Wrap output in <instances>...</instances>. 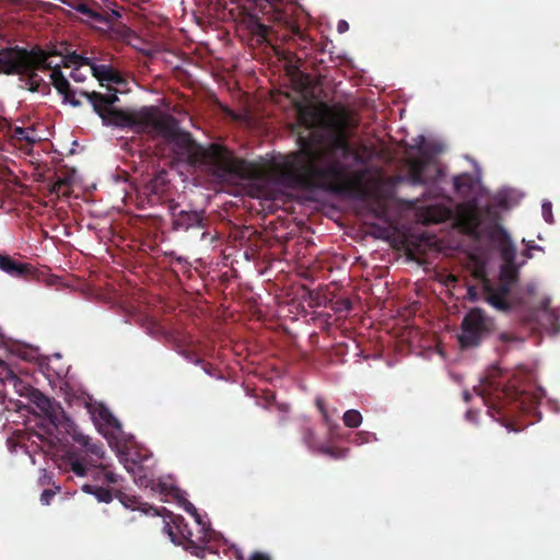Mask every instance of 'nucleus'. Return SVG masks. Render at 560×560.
I'll return each instance as SVG.
<instances>
[{
    "label": "nucleus",
    "instance_id": "1",
    "mask_svg": "<svg viewBox=\"0 0 560 560\" xmlns=\"http://www.w3.org/2000/svg\"><path fill=\"white\" fill-rule=\"evenodd\" d=\"M349 116L345 109L338 110L330 119L332 133L323 147H314L300 138L299 150L283 155L273 164L279 184L285 188L323 190L335 195L364 198L363 173L351 172L347 164H363L361 153L349 140L347 127Z\"/></svg>",
    "mask_w": 560,
    "mask_h": 560
},
{
    "label": "nucleus",
    "instance_id": "2",
    "mask_svg": "<svg viewBox=\"0 0 560 560\" xmlns=\"http://www.w3.org/2000/svg\"><path fill=\"white\" fill-rule=\"evenodd\" d=\"M154 133L161 135L173 147L176 155L189 165L200 167L218 180L224 182L234 177L255 180L262 176L260 166L236 158L225 145H201L190 132L178 128L177 120L172 115L163 114L158 107L150 115L140 135Z\"/></svg>",
    "mask_w": 560,
    "mask_h": 560
},
{
    "label": "nucleus",
    "instance_id": "3",
    "mask_svg": "<svg viewBox=\"0 0 560 560\" xmlns=\"http://www.w3.org/2000/svg\"><path fill=\"white\" fill-rule=\"evenodd\" d=\"M45 62V55L39 49L28 50L20 46L0 49V73L19 75L30 92L47 95L50 93V86L38 71L50 70L52 65Z\"/></svg>",
    "mask_w": 560,
    "mask_h": 560
},
{
    "label": "nucleus",
    "instance_id": "4",
    "mask_svg": "<svg viewBox=\"0 0 560 560\" xmlns=\"http://www.w3.org/2000/svg\"><path fill=\"white\" fill-rule=\"evenodd\" d=\"M475 390L488 407L489 415L501 421L506 428H510V424L504 422V418L517 410L525 409L527 395L515 385H508L497 365L487 371L486 376L481 380L480 385L475 387Z\"/></svg>",
    "mask_w": 560,
    "mask_h": 560
},
{
    "label": "nucleus",
    "instance_id": "5",
    "mask_svg": "<svg viewBox=\"0 0 560 560\" xmlns=\"http://www.w3.org/2000/svg\"><path fill=\"white\" fill-rule=\"evenodd\" d=\"M79 93L89 101L93 110L102 119L104 126L128 128L138 135L141 133V129H143V126L156 107L143 106L138 110L119 109L114 107V104L119 101L116 93L103 94L95 91L89 92L83 90Z\"/></svg>",
    "mask_w": 560,
    "mask_h": 560
},
{
    "label": "nucleus",
    "instance_id": "6",
    "mask_svg": "<svg viewBox=\"0 0 560 560\" xmlns=\"http://www.w3.org/2000/svg\"><path fill=\"white\" fill-rule=\"evenodd\" d=\"M493 330L492 318L483 310L474 307L465 314L460 323L459 346L463 349L478 347Z\"/></svg>",
    "mask_w": 560,
    "mask_h": 560
},
{
    "label": "nucleus",
    "instance_id": "7",
    "mask_svg": "<svg viewBox=\"0 0 560 560\" xmlns=\"http://www.w3.org/2000/svg\"><path fill=\"white\" fill-rule=\"evenodd\" d=\"M30 400L57 430H62L66 433L71 432L73 422L59 404L45 396L38 389L33 392Z\"/></svg>",
    "mask_w": 560,
    "mask_h": 560
},
{
    "label": "nucleus",
    "instance_id": "8",
    "mask_svg": "<svg viewBox=\"0 0 560 560\" xmlns=\"http://www.w3.org/2000/svg\"><path fill=\"white\" fill-rule=\"evenodd\" d=\"M9 387L18 395L28 399L32 397L33 392L36 390V388L20 378L4 361L0 360V399L9 396Z\"/></svg>",
    "mask_w": 560,
    "mask_h": 560
},
{
    "label": "nucleus",
    "instance_id": "9",
    "mask_svg": "<svg viewBox=\"0 0 560 560\" xmlns=\"http://www.w3.org/2000/svg\"><path fill=\"white\" fill-rule=\"evenodd\" d=\"M90 411L94 424L104 436H115L121 431V424L106 406L98 404Z\"/></svg>",
    "mask_w": 560,
    "mask_h": 560
},
{
    "label": "nucleus",
    "instance_id": "10",
    "mask_svg": "<svg viewBox=\"0 0 560 560\" xmlns=\"http://www.w3.org/2000/svg\"><path fill=\"white\" fill-rule=\"evenodd\" d=\"M177 207V203H172L170 206L173 230L187 232L190 229H202L205 226L203 217L201 212L195 210L176 211Z\"/></svg>",
    "mask_w": 560,
    "mask_h": 560
},
{
    "label": "nucleus",
    "instance_id": "11",
    "mask_svg": "<svg viewBox=\"0 0 560 560\" xmlns=\"http://www.w3.org/2000/svg\"><path fill=\"white\" fill-rule=\"evenodd\" d=\"M50 71L51 84L57 92L62 95L63 103H68L73 107H80L82 103L75 97V92L72 90L68 79L63 75L61 66L59 63L52 65Z\"/></svg>",
    "mask_w": 560,
    "mask_h": 560
},
{
    "label": "nucleus",
    "instance_id": "12",
    "mask_svg": "<svg viewBox=\"0 0 560 560\" xmlns=\"http://www.w3.org/2000/svg\"><path fill=\"white\" fill-rule=\"evenodd\" d=\"M486 300L494 308L506 312L511 308V304L508 301V295L511 288L506 283H500L499 285H492L486 282L483 285Z\"/></svg>",
    "mask_w": 560,
    "mask_h": 560
},
{
    "label": "nucleus",
    "instance_id": "13",
    "mask_svg": "<svg viewBox=\"0 0 560 560\" xmlns=\"http://www.w3.org/2000/svg\"><path fill=\"white\" fill-rule=\"evenodd\" d=\"M315 407L322 415L323 423L327 427V435L329 440H336L338 438L337 430L340 428L337 422L339 411L336 407L327 406L325 399L320 396L315 397Z\"/></svg>",
    "mask_w": 560,
    "mask_h": 560
},
{
    "label": "nucleus",
    "instance_id": "14",
    "mask_svg": "<svg viewBox=\"0 0 560 560\" xmlns=\"http://www.w3.org/2000/svg\"><path fill=\"white\" fill-rule=\"evenodd\" d=\"M185 511L187 513L191 514L195 517L197 524L199 526H201V530L206 532V525L201 522V517L198 514L197 509L194 506V504L188 502V501H186V503H185ZM186 527L187 526L185 525L184 529H182L180 533H182L183 537L187 541V548H190V549L194 548L195 549V551H194L195 555L198 556V557H202V555L205 552V549L199 544L206 542L205 541L206 533H203L202 536L197 537V539H195L192 533L190 530L186 529Z\"/></svg>",
    "mask_w": 560,
    "mask_h": 560
},
{
    "label": "nucleus",
    "instance_id": "15",
    "mask_svg": "<svg viewBox=\"0 0 560 560\" xmlns=\"http://www.w3.org/2000/svg\"><path fill=\"white\" fill-rule=\"evenodd\" d=\"M0 270L13 278L25 279L32 275L33 266L16 260L8 254L0 253Z\"/></svg>",
    "mask_w": 560,
    "mask_h": 560
},
{
    "label": "nucleus",
    "instance_id": "16",
    "mask_svg": "<svg viewBox=\"0 0 560 560\" xmlns=\"http://www.w3.org/2000/svg\"><path fill=\"white\" fill-rule=\"evenodd\" d=\"M243 23L245 24L246 30L259 44L270 43L272 28L264 24L257 15L250 13L246 14L243 19Z\"/></svg>",
    "mask_w": 560,
    "mask_h": 560
},
{
    "label": "nucleus",
    "instance_id": "17",
    "mask_svg": "<svg viewBox=\"0 0 560 560\" xmlns=\"http://www.w3.org/2000/svg\"><path fill=\"white\" fill-rule=\"evenodd\" d=\"M65 469L72 471L78 477L89 476V470L94 467L93 460H88L86 457H82L79 452H70L63 459Z\"/></svg>",
    "mask_w": 560,
    "mask_h": 560
},
{
    "label": "nucleus",
    "instance_id": "18",
    "mask_svg": "<svg viewBox=\"0 0 560 560\" xmlns=\"http://www.w3.org/2000/svg\"><path fill=\"white\" fill-rule=\"evenodd\" d=\"M408 177L412 185H425L429 182L425 173L429 160L424 158H409L407 160Z\"/></svg>",
    "mask_w": 560,
    "mask_h": 560
},
{
    "label": "nucleus",
    "instance_id": "19",
    "mask_svg": "<svg viewBox=\"0 0 560 560\" xmlns=\"http://www.w3.org/2000/svg\"><path fill=\"white\" fill-rule=\"evenodd\" d=\"M73 440L84 448L85 455L82 457H86L88 460H93L95 464L104 457L105 450L102 442H93L90 436L82 433L74 434Z\"/></svg>",
    "mask_w": 560,
    "mask_h": 560
},
{
    "label": "nucleus",
    "instance_id": "20",
    "mask_svg": "<svg viewBox=\"0 0 560 560\" xmlns=\"http://www.w3.org/2000/svg\"><path fill=\"white\" fill-rule=\"evenodd\" d=\"M89 67L91 68L92 75L95 77L102 85L103 82L120 83L122 81L119 72L110 66L95 65L92 60V65H89Z\"/></svg>",
    "mask_w": 560,
    "mask_h": 560
},
{
    "label": "nucleus",
    "instance_id": "21",
    "mask_svg": "<svg viewBox=\"0 0 560 560\" xmlns=\"http://www.w3.org/2000/svg\"><path fill=\"white\" fill-rule=\"evenodd\" d=\"M71 7L73 10L85 15L94 22L106 21L105 18L100 15L101 4L95 0H81L73 3Z\"/></svg>",
    "mask_w": 560,
    "mask_h": 560
},
{
    "label": "nucleus",
    "instance_id": "22",
    "mask_svg": "<svg viewBox=\"0 0 560 560\" xmlns=\"http://www.w3.org/2000/svg\"><path fill=\"white\" fill-rule=\"evenodd\" d=\"M301 440L303 444L307 447L312 453L317 454L324 442L317 435L315 428L312 425L305 424L301 428Z\"/></svg>",
    "mask_w": 560,
    "mask_h": 560
},
{
    "label": "nucleus",
    "instance_id": "23",
    "mask_svg": "<svg viewBox=\"0 0 560 560\" xmlns=\"http://www.w3.org/2000/svg\"><path fill=\"white\" fill-rule=\"evenodd\" d=\"M116 499L127 509L132 511L139 510L143 513H149L151 510H154L148 503H143L140 499L133 494H128L122 491H117L115 494Z\"/></svg>",
    "mask_w": 560,
    "mask_h": 560
},
{
    "label": "nucleus",
    "instance_id": "24",
    "mask_svg": "<svg viewBox=\"0 0 560 560\" xmlns=\"http://www.w3.org/2000/svg\"><path fill=\"white\" fill-rule=\"evenodd\" d=\"M453 211L444 206H429L425 210V221L441 223L451 219Z\"/></svg>",
    "mask_w": 560,
    "mask_h": 560
},
{
    "label": "nucleus",
    "instance_id": "25",
    "mask_svg": "<svg viewBox=\"0 0 560 560\" xmlns=\"http://www.w3.org/2000/svg\"><path fill=\"white\" fill-rule=\"evenodd\" d=\"M334 440H329L327 436V443H324L322 447L319 448L318 453L319 455L328 456L331 459L340 460L348 457L349 448L348 447H340L337 445H334L331 442Z\"/></svg>",
    "mask_w": 560,
    "mask_h": 560
},
{
    "label": "nucleus",
    "instance_id": "26",
    "mask_svg": "<svg viewBox=\"0 0 560 560\" xmlns=\"http://www.w3.org/2000/svg\"><path fill=\"white\" fill-rule=\"evenodd\" d=\"M128 471L133 476L135 482L139 487L149 488L152 487L153 479L149 471L140 464L132 463L131 466H126Z\"/></svg>",
    "mask_w": 560,
    "mask_h": 560
},
{
    "label": "nucleus",
    "instance_id": "27",
    "mask_svg": "<svg viewBox=\"0 0 560 560\" xmlns=\"http://www.w3.org/2000/svg\"><path fill=\"white\" fill-rule=\"evenodd\" d=\"M81 489L88 494H93L98 502L109 503L113 500L112 491L102 486L84 483Z\"/></svg>",
    "mask_w": 560,
    "mask_h": 560
},
{
    "label": "nucleus",
    "instance_id": "28",
    "mask_svg": "<svg viewBox=\"0 0 560 560\" xmlns=\"http://www.w3.org/2000/svg\"><path fill=\"white\" fill-rule=\"evenodd\" d=\"M92 65V58L84 57L75 51L67 52L62 56V66L65 68H78L82 66H89Z\"/></svg>",
    "mask_w": 560,
    "mask_h": 560
},
{
    "label": "nucleus",
    "instance_id": "29",
    "mask_svg": "<svg viewBox=\"0 0 560 560\" xmlns=\"http://www.w3.org/2000/svg\"><path fill=\"white\" fill-rule=\"evenodd\" d=\"M166 176V172H161L158 176H155L153 179L149 182V184L147 185V189L154 195L164 192V187L167 184Z\"/></svg>",
    "mask_w": 560,
    "mask_h": 560
},
{
    "label": "nucleus",
    "instance_id": "30",
    "mask_svg": "<svg viewBox=\"0 0 560 560\" xmlns=\"http://www.w3.org/2000/svg\"><path fill=\"white\" fill-rule=\"evenodd\" d=\"M454 190L465 195L471 189V178L468 174H460L453 178Z\"/></svg>",
    "mask_w": 560,
    "mask_h": 560
},
{
    "label": "nucleus",
    "instance_id": "31",
    "mask_svg": "<svg viewBox=\"0 0 560 560\" xmlns=\"http://www.w3.org/2000/svg\"><path fill=\"white\" fill-rule=\"evenodd\" d=\"M342 420L346 427L354 429L361 425L362 415L355 409H350L343 413Z\"/></svg>",
    "mask_w": 560,
    "mask_h": 560
},
{
    "label": "nucleus",
    "instance_id": "32",
    "mask_svg": "<svg viewBox=\"0 0 560 560\" xmlns=\"http://www.w3.org/2000/svg\"><path fill=\"white\" fill-rule=\"evenodd\" d=\"M33 132H34L33 129L30 130V129L16 126L12 129L11 137L16 141H20V142L25 141L28 144H33V143H35V139L31 136V133H33Z\"/></svg>",
    "mask_w": 560,
    "mask_h": 560
},
{
    "label": "nucleus",
    "instance_id": "33",
    "mask_svg": "<svg viewBox=\"0 0 560 560\" xmlns=\"http://www.w3.org/2000/svg\"><path fill=\"white\" fill-rule=\"evenodd\" d=\"M186 358L191 361L192 363L197 364V365H201L202 370L210 376H213V377H218L220 378L221 376L218 374V371L217 369L211 364V363H208V362H205L202 359L196 357L195 354L192 353H187L186 354Z\"/></svg>",
    "mask_w": 560,
    "mask_h": 560
},
{
    "label": "nucleus",
    "instance_id": "34",
    "mask_svg": "<svg viewBox=\"0 0 560 560\" xmlns=\"http://www.w3.org/2000/svg\"><path fill=\"white\" fill-rule=\"evenodd\" d=\"M100 15L105 18L106 21H97L96 23L104 24L108 27H110L115 21H117L118 19L121 18V14L118 10H116V9L103 10L102 7L100 10Z\"/></svg>",
    "mask_w": 560,
    "mask_h": 560
},
{
    "label": "nucleus",
    "instance_id": "35",
    "mask_svg": "<svg viewBox=\"0 0 560 560\" xmlns=\"http://www.w3.org/2000/svg\"><path fill=\"white\" fill-rule=\"evenodd\" d=\"M71 184V179L69 177H58L51 185H50V192L59 196L68 195V191H65L63 188H68Z\"/></svg>",
    "mask_w": 560,
    "mask_h": 560
},
{
    "label": "nucleus",
    "instance_id": "36",
    "mask_svg": "<svg viewBox=\"0 0 560 560\" xmlns=\"http://www.w3.org/2000/svg\"><path fill=\"white\" fill-rule=\"evenodd\" d=\"M376 435L372 432H369V431H359L354 434V436L352 438L351 440V443H353L354 445H363V444H366V443H371V442H374L376 441Z\"/></svg>",
    "mask_w": 560,
    "mask_h": 560
},
{
    "label": "nucleus",
    "instance_id": "37",
    "mask_svg": "<svg viewBox=\"0 0 560 560\" xmlns=\"http://www.w3.org/2000/svg\"><path fill=\"white\" fill-rule=\"evenodd\" d=\"M500 280L501 283H506L510 288L511 284L516 280V271L513 268L505 266L501 270Z\"/></svg>",
    "mask_w": 560,
    "mask_h": 560
},
{
    "label": "nucleus",
    "instance_id": "38",
    "mask_svg": "<svg viewBox=\"0 0 560 560\" xmlns=\"http://www.w3.org/2000/svg\"><path fill=\"white\" fill-rule=\"evenodd\" d=\"M36 49H39L42 52H44L45 55V59H46V62L47 65H54L51 58L52 57H56V56H63V54L61 51H59L58 49L56 48H51V49H44L42 48L40 46L36 45L34 47H32L30 50H36Z\"/></svg>",
    "mask_w": 560,
    "mask_h": 560
},
{
    "label": "nucleus",
    "instance_id": "39",
    "mask_svg": "<svg viewBox=\"0 0 560 560\" xmlns=\"http://www.w3.org/2000/svg\"><path fill=\"white\" fill-rule=\"evenodd\" d=\"M97 475H102L103 483L114 485L118 482V476L112 471L106 470V467L103 465L102 470L95 471Z\"/></svg>",
    "mask_w": 560,
    "mask_h": 560
},
{
    "label": "nucleus",
    "instance_id": "40",
    "mask_svg": "<svg viewBox=\"0 0 560 560\" xmlns=\"http://www.w3.org/2000/svg\"><path fill=\"white\" fill-rule=\"evenodd\" d=\"M463 220L470 230H476L480 223L478 217L472 212L465 213Z\"/></svg>",
    "mask_w": 560,
    "mask_h": 560
},
{
    "label": "nucleus",
    "instance_id": "41",
    "mask_svg": "<svg viewBox=\"0 0 560 560\" xmlns=\"http://www.w3.org/2000/svg\"><path fill=\"white\" fill-rule=\"evenodd\" d=\"M236 560H272V559L266 552L255 551V552L250 553V556L248 558H245L243 555L238 553L236 556Z\"/></svg>",
    "mask_w": 560,
    "mask_h": 560
},
{
    "label": "nucleus",
    "instance_id": "42",
    "mask_svg": "<svg viewBox=\"0 0 560 560\" xmlns=\"http://www.w3.org/2000/svg\"><path fill=\"white\" fill-rule=\"evenodd\" d=\"M541 213L547 223H553L552 205L550 201H546L542 203Z\"/></svg>",
    "mask_w": 560,
    "mask_h": 560
},
{
    "label": "nucleus",
    "instance_id": "43",
    "mask_svg": "<svg viewBox=\"0 0 560 560\" xmlns=\"http://www.w3.org/2000/svg\"><path fill=\"white\" fill-rule=\"evenodd\" d=\"M424 144L425 138L423 136H418L413 139V143L409 145L410 150H416L420 153H424Z\"/></svg>",
    "mask_w": 560,
    "mask_h": 560
},
{
    "label": "nucleus",
    "instance_id": "44",
    "mask_svg": "<svg viewBox=\"0 0 560 560\" xmlns=\"http://www.w3.org/2000/svg\"><path fill=\"white\" fill-rule=\"evenodd\" d=\"M514 256L515 249L513 247L506 246L502 249V257L508 264H513Z\"/></svg>",
    "mask_w": 560,
    "mask_h": 560
},
{
    "label": "nucleus",
    "instance_id": "45",
    "mask_svg": "<svg viewBox=\"0 0 560 560\" xmlns=\"http://www.w3.org/2000/svg\"><path fill=\"white\" fill-rule=\"evenodd\" d=\"M55 491L51 489H45L40 494V502L45 505H48L51 499L55 497Z\"/></svg>",
    "mask_w": 560,
    "mask_h": 560
},
{
    "label": "nucleus",
    "instance_id": "46",
    "mask_svg": "<svg viewBox=\"0 0 560 560\" xmlns=\"http://www.w3.org/2000/svg\"><path fill=\"white\" fill-rule=\"evenodd\" d=\"M103 465H97L95 463L94 467H91L89 470V476H91L94 480L100 481L103 483V477L102 475H97L95 471L102 470Z\"/></svg>",
    "mask_w": 560,
    "mask_h": 560
},
{
    "label": "nucleus",
    "instance_id": "47",
    "mask_svg": "<svg viewBox=\"0 0 560 560\" xmlns=\"http://www.w3.org/2000/svg\"><path fill=\"white\" fill-rule=\"evenodd\" d=\"M71 79L75 82H83L85 80V74H83L81 71H80V67L78 68H74L70 74Z\"/></svg>",
    "mask_w": 560,
    "mask_h": 560
},
{
    "label": "nucleus",
    "instance_id": "48",
    "mask_svg": "<svg viewBox=\"0 0 560 560\" xmlns=\"http://www.w3.org/2000/svg\"><path fill=\"white\" fill-rule=\"evenodd\" d=\"M337 28L339 33H343L349 28V25L346 21L341 20L338 22Z\"/></svg>",
    "mask_w": 560,
    "mask_h": 560
},
{
    "label": "nucleus",
    "instance_id": "49",
    "mask_svg": "<svg viewBox=\"0 0 560 560\" xmlns=\"http://www.w3.org/2000/svg\"><path fill=\"white\" fill-rule=\"evenodd\" d=\"M341 303H342V305H343V308H346V310H348V311H349V310H351L352 304H351V302H350L349 300H345V301H342Z\"/></svg>",
    "mask_w": 560,
    "mask_h": 560
},
{
    "label": "nucleus",
    "instance_id": "50",
    "mask_svg": "<svg viewBox=\"0 0 560 560\" xmlns=\"http://www.w3.org/2000/svg\"><path fill=\"white\" fill-rule=\"evenodd\" d=\"M463 397H464V400H465V401H469V400H470L471 395L469 394V392L465 390V392L463 393Z\"/></svg>",
    "mask_w": 560,
    "mask_h": 560
},
{
    "label": "nucleus",
    "instance_id": "51",
    "mask_svg": "<svg viewBox=\"0 0 560 560\" xmlns=\"http://www.w3.org/2000/svg\"><path fill=\"white\" fill-rule=\"evenodd\" d=\"M468 293H469V295H470V299H471V300H475L476 293L474 292V289H472V288H469Z\"/></svg>",
    "mask_w": 560,
    "mask_h": 560
},
{
    "label": "nucleus",
    "instance_id": "52",
    "mask_svg": "<svg viewBox=\"0 0 560 560\" xmlns=\"http://www.w3.org/2000/svg\"><path fill=\"white\" fill-rule=\"evenodd\" d=\"M529 250H530V248H527V249L524 252V255H525L526 257H528V258H530Z\"/></svg>",
    "mask_w": 560,
    "mask_h": 560
},
{
    "label": "nucleus",
    "instance_id": "53",
    "mask_svg": "<svg viewBox=\"0 0 560 560\" xmlns=\"http://www.w3.org/2000/svg\"><path fill=\"white\" fill-rule=\"evenodd\" d=\"M472 415H474V411H471V410L467 411V413H466L467 418H472Z\"/></svg>",
    "mask_w": 560,
    "mask_h": 560
},
{
    "label": "nucleus",
    "instance_id": "54",
    "mask_svg": "<svg viewBox=\"0 0 560 560\" xmlns=\"http://www.w3.org/2000/svg\"><path fill=\"white\" fill-rule=\"evenodd\" d=\"M282 19L281 13H277L276 20L280 21Z\"/></svg>",
    "mask_w": 560,
    "mask_h": 560
},
{
    "label": "nucleus",
    "instance_id": "55",
    "mask_svg": "<svg viewBox=\"0 0 560 560\" xmlns=\"http://www.w3.org/2000/svg\"><path fill=\"white\" fill-rule=\"evenodd\" d=\"M435 173H436V176H440L442 172H441V170L436 168Z\"/></svg>",
    "mask_w": 560,
    "mask_h": 560
},
{
    "label": "nucleus",
    "instance_id": "56",
    "mask_svg": "<svg viewBox=\"0 0 560 560\" xmlns=\"http://www.w3.org/2000/svg\"><path fill=\"white\" fill-rule=\"evenodd\" d=\"M450 280H451V281H456V278H455L454 276H451V277H450Z\"/></svg>",
    "mask_w": 560,
    "mask_h": 560
}]
</instances>
